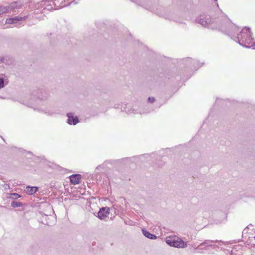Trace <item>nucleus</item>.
Returning a JSON list of instances; mask_svg holds the SVG:
<instances>
[{"mask_svg":"<svg viewBox=\"0 0 255 255\" xmlns=\"http://www.w3.org/2000/svg\"><path fill=\"white\" fill-rule=\"evenodd\" d=\"M239 30V27L234 26L229 31V36L240 45L246 48L255 49V41L252 37L253 34L251 29L245 27L240 33H237Z\"/></svg>","mask_w":255,"mask_h":255,"instance_id":"nucleus-1","label":"nucleus"},{"mask_svg":"<svg viewBox=\"0 0 255 255\" xmlns=\"http://www.w3.org/2000/svg\"><path fill=\"white\" fill-rule=\"evenodd\" d=\"M56 4L53 0H43L38 2L36 5L37 8H43V9H47L51 10L53 9L58 8V6L55 7Z\"/></svg>","mask_w":255,"mask_h":255,"instance_id":"nucleus-2","label":"nucleus"},{"mask_svg":"<svg viewBox=\"0 0 255 255\" xmlns=\"http://www.w3.org/2000/svg\"><path fill=\"white\" fill-rule=\"evenodd\" d=\"M166 243L170 246L176 248H185L187 246L186 242H184L181 239L175 240L173 238H168L166 240Z\"/></svg>","mask_w":255,"mask_h":255,"instance_id":"nucleus-3","label":"nucleus"},{"mask_svg":"<svg viewBox=\"0 0 255 255\" xmlns=\"http://www.w3.org/2000/svg\"><path fill=\"white\" fill-rule=\"evenodd\" d=\"M196 21L204 27H209L210 24L213 22L209 15L205 14L200 15L196 19Z\"/></svg>","mask_w":255,"mask_h":255,"instance_id":"nucleus-4","label":"nucleus"},{"mask_svg":"<svg viewBox=\"0 0 255 255\" xmlns=\"http://www.w3.org/2000/svg\"><path fill=\"white\" fill-rule=\"evenodd\" d=\"M221 241L218 240H206L204 242L201 243L198 246L197 249L199 250L207 249L209 247H212L213 249H215L217 246L214 244L216 243H221Z\"/></svg>","mask_w":255,"mask_h":255,"instance_id":"nucleus-5","label":"nucleus"},{"mask_svg":"<svg viewBox=\"0 0 255 255\" xmlns=\"http://www.w3.org/2000/svg\"><path fill=\"white\" fill-rule=\"evenodd\" d=\"M186 64L190 69H194L202 66V64H201L198 61L191 58H187L185 60Z\"/></svg>","mask_w":255,"mask_h":255,"instance_id":"nucleus-6","label":"nucleus"},{"mask_svg":"<svg viewBox=\"0 0 255 255\" xmlns=\"http://www.w3.org/2000/svg\"><path fill=\"white\" fill-rule=\"evenodd\" d=\"M109 213L110 208L109 207H102L98 213V217L101 220H103L108 217Z\"/></svg>","mask_w":255,"mask_h":255,"instance_id":"nucleus-7","label":"nucleus"},{"mask_svg":"<svg viewBox=\"0 0 255 255\" xmlns=\"http://www.w3.org/2000/svg\"><path fill=\"white\" fill-rule=\"evenodd\" d=\"M67 123L70 125H76L79 122L78 118L77 116H74V114L72 113H68L67 114Z\"/></svg>","mask_w":255,"mask_h":255,"instance_id":"nucleus-8","label":"nucleus"},{"mask_svg":"<svg viewBox=\"0 0 255 255\" xmlns=\"http://www.w3.org/2000/svg\"><path fill=\"white\" fill-rule=\"evenodd\" d=\"M81 175L79 174H73L70 176V182L72 184H78L80 182Z\"/></svg>","mask_w":255,"mask_h":255,"instance_id":"nucleus-9","label":"nucleus"},{"mask_svg":"<svg viewBox=\"0 0 255 255\" xmlns=\"http://www.w3.org/2000/svg\"><path fill=\"white\" fill-rule=\"evenodd\" d=\"M23 18L21 17L15 16L12 18H7L6 20V23L13 24L16 23L17 21L21 20Z\"/></svg>","mask_w":255,"mask_h":255,"instance_id":"nucleus-10","label":"nucleus"},{"mask_svg":"<svg viewBox=\"0 0 255 255\" xmlns=\"http://www.w3.org/2000/svg\"><path fill=\"white\" fill-rule=\"evenodd\" d=\"M142 233L145 237H146V238H147L148 239L154 240L157 238V237L156 235L150 233L148 231H146L145 230H143V229L142 230Z\"/></svg>","mask_w":255,"mask_h":255,"instance_id":"nucleus-11","label":"nucleus"},{"mask_svg":"<svg viewBox=\"0 0 255 255\" xmlns=\"http://www.w3.org/2000/svg\"><path fill=\"white\" fill-rule=\"evenodd\" d=\"M37 190V187H30V186H27L26 192V193L28 195H32L34 193H35Z\"/></svg>","mask_w":255,"mask_h":255,"instance_id":"nucleus-12","label":"nucleus"},{"mask_svg":"<svg viewBox=\"0 0 255 255\" xmlns=\"http://www.w3.org/2000/svg\"><path fill=\"white\" fill-rule=\"evenodd\" d=\"M11 206L13 208L20 207L23 206L22 204L18 201H13L11 203Z\"/></svg>","mask_w":255,"mask_h":255,"instance_id":"nucleus-13","label":"nucleus"},{"mask_svg":"<svg viewBox=\"0 0 255 255\" xmlns=\"http://www.w3.org/2000/svg\"><path fill=\"white\" fill-rule=\"evenodd\" d=\"M20 197L21 195L16 193L9 194V196L7 197V198L12 199H17Z\"/></svg>","mask_w":255,"mask_h":255,"instance_id":"nucleus-14","label":"nucleus"},{"mask_svg":"<svg viewBox=\"0 0 255 255\" xmlns=\"http://www.w3.org/2000/svg\"><path fill=\"white\" fill-rule=\"evenodd\" d=\"M8 7V12L14 9L15 8L17 7V2H13L10 3V5L7 6Z\"/></svg>","mask_w":255,"mask_h":255,"instance_id":"nucleus-15","label":"nucleus"},{"mask_svg":"<svg viewBox=\"0 0 255 255\" xmlns=\"http://www.w3.org/2000/svg\"><path fill=\"white\" fill-rule=\"evenodd\" d=\"M41 95L38 96V98L41 100H44L48 97L47 93L45 91L41 92Z\"/></svg>","mask_w":255,"mask_h":255,"instance_id":"nucleus-16","label":"nucleus"},{"mask_svg":"<svg viewBox=\"0 0 255 255\" xmlns=\"http://www.w3.org/2000/svg\"><path fill=\"white\" fill-rule=\"evenodd\" d=\"M6 12H8V7L7 6H0V15Z\"/></svg>","mask_w":255,"mask_h":255,"instance_id":"nucleus-17","label":"nucleus"},{"mask_svg":"<svg viewBox=\"0 0 255 255\" xmlns=\"http://www.w3.org/2000/svg\"><path fill=\"white\" fill-rule=\"evenodd\" d=\"M5 87L4 81L3 78H0V89Z\"/></svg>","mask_w":255,"mask_h":255,"instance_id":"nucleus-18","label":"nucleus"},{"mask_svg":"<svg viewBox=\"0 0 255 255\" xmlns=\"http://www.w3.org/2000/svg\"><path fill=\"white\" fill-rule=\"evenodd\" d=\"M155 101V98L154 97H149L148 98V102L150 103H153Z\"/></svg>","mask_w":255,"mask_h":255,"instance_id":"nucleus-19","label":"nucleus"},{"mask_svg":"<svg viewBox=\"0 0 255 255\" xmlns=\"http://www.w3.org/2000/svg\"><path fill=\"white\" fill-rule=\"evenodd\" d=\"M5 60L4 57L0 56V64L3 63Z\"/></svg>","mask_w":255,"mask_h":255,"instance_id":"nucleus-20","label":"nucleus"},{"mask_svg":"<svg viewBox=\"0 0 255 255\" xmlns=\"http://www.w3.org/2000/svg\"><path fill=\"white\" fill-rule=\"evenodd\" d=\"M3 187L4 188V189H9L10 188V186L8 184H5L4 185H3Z\"/></svg>","mask_w":255,"mask_h":255,"instance_id":"nucleus-21","label":"nucleus"},{"mask_svg":"<svg viewBox=\"0 0 255 255\" xmlns=\"http://www.w3.org/2000/svg\"><path fill=\"white\" fill-rule=\"evenodd\" d=\"M72 2H73L74 4L78 3V1H77V0H74V1H72Z\"/></svg>","mask_w":255,"mask_h":255,"instance_id":"nucleus-22","label":"nucleus"},{"mask_svg":"<svg viewBox=\"0 0 255 255\" xmlns=\"http://www.w3.org/2000/svg\"><path fill=\"white\" fill-rule=\"evenodd\" d=\"M103 167V165H99L97 167V169H99L100 168H102Z\"/></svg>","mask_w":255,"mask_h":255,"instance_id":"nucleus-23","label":"nucleus"},{"mask_svg":"<svg viewBox=\"0 0 255 255\" xmlns=\"http://www.w3.org/2000/svg\"><path fill=\"white\" fill-rule=\"evenodd\" d=\"M125 111H126V112H127L128 114H130L131 113V112L129 110H128V111L125 110Z\"/></svg>","mask_w":255,"mask_h":255,"instance_id":"nucleus-24","label":"nucleus"},{"mask_svg":"<svg viewBox=\"0 0 255 255\" xmlns=\"http://www.w3.org/2000/svg\"><path fill=\"white\" fill-rule=\"evenodd\" d=\"M214 1H215V2L216 3V4H217V6H218V3H217V0H214Z\"/></svg>","mask_w":255,"mask_h":255,"instance_id":"nucleus-25","label":"nucleus"},{"mask_svg":"<svg viewBox=\"0 0 255 255\" xmlns=\"http://www.w3.org/2000/svg\"><path fill=\"white\" fill-rule=\"evenodd\" d=\"M28 154H31V152H27Z\"/></svg>","mask_w":255,"mask_h":255,"instance_id":"nucleus-26","label":"nucleus"},{"mask_svg":"<svg viewBox=\"0 0 255 255\" xmlns=\"http://www.w3.org/2000/svg\"><path fill=\"white\" fill-rule=\"evenodd\" d=\"M28 107H31V108H33L32 106L28 105Z\"/></svg>","mask_w":255,"mask_h":255,"instance_id":"nucleus-27","label":"nucleus"}]
</instances>
